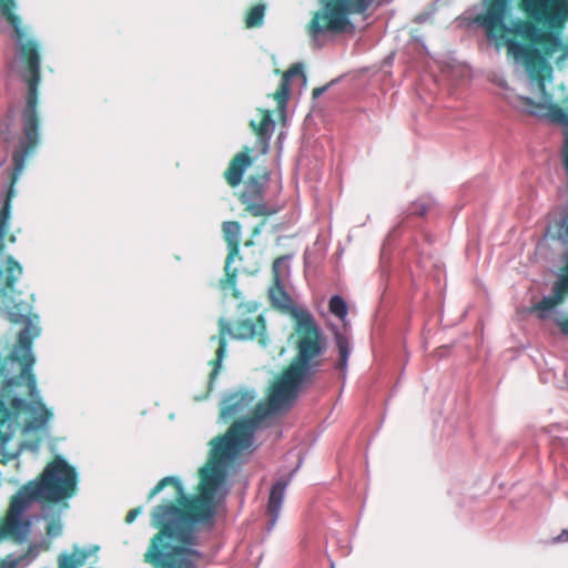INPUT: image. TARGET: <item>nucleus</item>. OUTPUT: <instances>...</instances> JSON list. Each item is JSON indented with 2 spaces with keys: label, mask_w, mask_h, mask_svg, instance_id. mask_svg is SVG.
Here are the masks:
<instances>
[{
  "label": "nucleus",
  "mask_w": 568,
  "mask_h": 568,
  "mask_svg": "<svg viewBox=\"0 0 568 568\" xmlns=\"http://www.w3.org/2000/svg\"><path fill=\"white\" fill-rule=\"evenodd\" d=\"M308 356L302 353L272 388L267 404L256 407L253 418L233 423L224 435L211 442L210 456L200 469L197 494L187 496L179 477L162 478L149 493L148 500L165 487L173 488L172 499L156 506L151 514L159 532L151 539L144 561L155 568H197L203 554L196 544L195 524L212 523L216 505L214 495L225 479V466L253 442L260 422L271 414L288 410L296 400L298 384L307 373Z\"/></svg>",
  "instance_id": "nucleus-1"
},
{
  "label": "nucleus",
  "mask_w": 568,
  "mask_h": 568,
  "mask_svg": "<svg viewBox=\"0 0 568 568\" xmlns=\"http://www.w3.org/2000/svg\"><path fill=\"white\" fill-rule=\"evenodd\" d=\"M13 39L20 61L23 65L22 78L27 82L28 93L27 103L22 111L23 135L24 140L21 146L13 153L12 160L14 170L10 175V183L4 194L2 207L0 210V253L4 248L3 239L8 231V224L11 214V201L16 195L14 184L18 174L22 171L26 160L38 146L40 141V119L38 115V90L41 81V44L33 37L31 29L19 20L11 23ZM22 266L11 256H7L4 270H0V276H21Z\"/></svg>",
  "instance_id": "nucleus-2"
},
{
  "label": "nucleus",
  "mask_w": 568,
  "mask_h": 568,
  "mask_svg": "<svg viewBox=\"0 0 568 568\" xmlns=\"http://www.w3.org/2000/svg\"><path fill=\"white\" fill-rule=\"evenodd\" d=\"M292 316L295 320L293 335L295 337V355L293 356L290 364L283 368V371L277 375L275 381L270 386L265 402L255 403L257 395L255 392L248 389L229 394L223 398L220 410V418L223 419V422L227 423L229 420L242 416L251 410L252 414L248 417L240 418L237 419V422L253 418L255 415L256 407L261 404L268 403V396L272 392V388L284 374V372L294 364V362L302 353H305L308 356V369L306 375L298 384L296 398L298 397L302 387L305 384H310L313 382L316 373L321 369L324 363L323 354L325 352V338L321 328L317 326L312 314L308 311L293 310ZM234 423H236V420Z\"/></svg>",
  "instance_id": "nucleus-3"
},
{
  "label": "nucleus",
  "mask_w": 568,
  "mask_h": 568,
  "mask_svg": "<svg viewBox=\"0 0 568 568\" xmlns=\"http://www.w3.org/2000/svg\"><path fill=\"white\" fill-rule=\"evenodd\" d=\"M374 0H321V9L315 11L307 24L308 34L343 33L349 24V16L364 13Z\"/></svg>",
  "instance_id": "nucleus-4"
},
{
  "label": "nucleus",
  "mask_w": 568,
  "mask_h": 568,
  "mask_svg": "<svg viewBox=\"0 0 568 568\" xmlns=\"http://www.w3.org/2000/svg\"><path fill=\"white\" fill-rule=\"evenodd\" d=\"M40 501L59 503L71 498L77 491L78 475L71 465L57 455L36 480H31Z\"/></svg>",
  "instance_id": "nucleus-5"
},
{
  "label": "nucleus",
  "mask_w": 568,
  "mask_h": 568,
  "mask_svg": "<svg viewBox=\"0 0 568 568\" xmlns=\"http://www.w3.org/2000/svg\"><path fill=\"white\" fill-rule=\"evenodd\" d=\"M219 324V335L212 336L211 338L212 341H217L215 357L210 362L212 365V372L210 374L211 381L215 378L221 369V365L226 353L227 335L235 339H256L262 346H266L268 343L265 320L262 315H258L255 318L239 320L234 325L229 324L224 320H221Z\"/></svg>",
  "instance_id": "nucleus-6"
},
{
  "label": "nucleus",
  "mask_w": 568,
  "mask_h": 568,
  "mask_svg": "<svg viewBox=\"0 0 568 568\" xmlns=\"http://www.w3.org/2000/svg\"><path fill=\"white\" fill-rule=\"evenodd\" d=\"M33 500L40 501V496L36 493L33 483L29 481L11 497L9 508L0 520V532L3 536L16 541L27 538L30 531V521L23 518V514Z\"/></svg>",
  "instance_id": "nucleus-7"
},
{
  "label": "nucleus",
  "mask_w": 568,
  "mask_h": 568,
  "mask_svg": "<svg viewBox=\"0 0 568 568\" xmlns=\"http://www.w3.org/2000/svg\"><path fill=\"white\" fill-rule=\"evenodd\" d=\"M270 172L250 175L244 182L243 190L239 194V201L243 205V212L254 217H268L276 213L265 200L266 185Z\"/></svg>",
  "instance_id": "nucleus-8"
},
{
  "label": "nucleus",
  "mask_w": 568,
  "mask_h": 568,
  "mask_svg": "<svg viewBox=\"0 0 568 568\" xmlns=\"http://www.w3.org/2000/svg\"><path fill=\"white\" fill-rule=\"evenodd\" d=\"M524 10L535 20L551 28L568 19V0H521Z\"/></svg>",
  "instance_id": "nucleus-9"
},
{
  "label": "nucleus",
  "mask_w": 568,
  "mask_h": 568,
  "mask_svg": "<svg viewBox=\"0 0 568 568\" xmlns=\"http://www.w3.org/2000/svg\"><path fill=\"white\" fill-rule=\"evenodd\" d=\"M484 10L468 18L467 26L485 32L489 44L497 48V0H481Z\"/></svg>",
  "instance_id": "nucleus-10"
},
{
  "label": "nucleus",
  "mask_w": 568,
  "mask_h": 568,
  "mask_svg": "<svg viewBox=\"0 0 568 568\" xmlns=\"http://www.w3.org/2000/svg\"><path fill=\"white\" fill-rule=\"evenodd\" d=\"M252 149L243 146L242 151L236 153L230 161L229 166L223 173V178L231 187L241 184L245 171L253 164L251 156Z\"/></svg>",
  "instance_id": "nucleus-11"
},
{
  "label": "nucleus",
  "mask_w": 568,
  "mask_h": 568,
  "mask_svg": "<svg viewBox=\"0 0 568 568\" xmlns=\"http://www.w3.org/2000/svg\"><path fill=\"white\" fill-rule=\"evenodd\" d=\"M296 75L305 78L302 63H294L283 72L278 88L274 93L270 94V97L276 101L277 111L282 119H285L286 114V105L291 92V80Z\"/></svg>",
  "instance_id": "nucleus-12"
},
{
  "label": "nucleus",
  "mask_w": 568,
  "mask_h": 568,
  "mask_svg": "<svg viewBox=\"0 0 568 568\" xmlns=\"http://www.w3.org/2000/svg\"><path fill=\"white\" fill-rule=\"evenodd\" d=\"M260 114V121H250V128L257 138V149L260 154H266L268 152L270 140L272 136V130L274 128V121L272 119L271 111L266 109H257Z\"/></svg>",
  "instance_id": "nucleus-13"
},
{
  "label": "nucleus",
  "mask_w": 568,
  "mask_h": 568,
  "mask_svg": "<svg viewBox=\"0 0 568 568\" xmlns=\"http://www.w3.org/2000/svg\"><path fill=\"white\" fill-rule=\"evenodd\" d=\"M288 481V479L277 480L270 491L267 503V514L271 516L270 526H274L278 518Z\"/></svg>",
  "instance_id": "nucleus-14"
},
{
  "label": "nucleus",
  "mask_w": 568,
  "mask_h": 568,
  "mask_svg": "<svg viewBox=\"0 0 568 568\" xmlns=\"http://www.w3.org/2000/svg\"><path fill=\"white\" fill-rule=\"evenodd\" d=\"M222 231L229 247V260H234L240 252L241 224L236 221L224 222Z\"/></svg>",
  "instance_id": "nucleus-15"
},
{
  "label": "nucleus",
  "mask_w": 568,
  "mask_h": 568,
  "mask_svg": "<svg viewBox=\"0 0 568 568\" xmlns=\"http://www.w3.org/2000/svg\"><path fill=\"white\" fill-rule=\"evenodd\" d=\"M89 556L88 550L74 546L72 554H61L59 556L58 568H80L85 564Z\"/></svg>",
  "instance_id": "nucleus-16"
},
{
  "label": "nucleus",
  "mask_w": 568,
  "mask_h": 568,
  "mask_svg": "<svg viewBox=\"0 0 568 568\" xmlns=\"http://www.w3.org/2000/svg\"><path fill=\"white\" fill-rule=\"evenodd\" d=\"M266 12V6L263 2H257L250 7L245 12L244 23L247 29L262 27Z\"/></svg>",
  "instance_id": "nucleus-17"
},
{
  "label": "nucleus",
  "mask_w": 568,
  "mask_h": 568,
  "mask_svg": "<svg viewBox=\"0 0 568 568\" xmlns=\"http://www.w3.org/2000/svg\"><path fill=\"white\" fill-rule=\"evenodd\" d=\"M335 343H336V347L338 349V355H339V358L336 363V368L339 371H344L347 366V361H348V356H349L348 338L344 334L336 332L335 333Z\"/></svg>",
  "instance_id": "nucleus-18"
},
{
  "label": "nucleus",
  "mask_w": 568,
  "mask_h": 568,
  "mask_svg": "<svg viewBox=\"0 0 568 568\" xmlns=\"http://www.w3.org/2000/svg\"><path fill=\"white\" fill-rule=\"evenodd\" d=\"M233 261L234 260H229V256H226L225 265H224L225 277L223 280H221V288L222 290L232 288L233 296L235 298H239L240 292L236 290L237 270L231 267Z\"/></svg>",
  "instance_id": "nucleus-19"
},
{
  "label": "nucleus",
  "mask_w": 568,
  "mask_h": 568,
  "mask_svg": "<svg viewBox=\"0 0 568 568\" xmlns=\"http://www.w3.org/2000/svg\"><path fill=\"white\" fill-rule=\"evenodd\" d=\"M16 7V0H0V16L4 18L9 24H17V22L21 20V18L14 13Z\"/></svg>",
  "instance_id": "nucleus-20"
},
{
  "label": "nucleus",
  "mask_w": 568,
  "mask_h": 568,
  "mask_svg": "<svg viewBox=\"0 0 568 568\" xmlns=\"http://www.w3.org/2000/svg\"><path fill=\"white\" fill-rule=\"evenodd\" d=\"M328 308L329 312L339 320H344L348 311L346 302L338 295H334L331 297Z\"/></svg>",
  "instance_id": "nucleus-21"
},
{
  "label": "nucleus",
  "mask_w": 568,
  "mask_h": 568,
  "mask_svg": "<svg viewBox=\"0 0 568 568\" xmlns=\"http://www.w3.org/2000/svg\"><path fill=\"white\" fill-rule=\"evenodd\" d=\"M430 203L429 202H414L410 206V214L423 216L426 214V212L429 210Z\"/></svg>",
  "instance_id": "nucleus-22"
},
{
  "label": "nucleus",
  "mask_w": 568,
  "mask_h": 568,
  "mask_svg": "<svg viewBox=\"0 0 568 568\" xmlns=\"http://www.w3.org/2000/svg\"><path fill=\"white\" fill-rule=\"evenodd\" d=\"M45 532L49 537H58L62 532L60 521L52 520L47 525Z\"/></svg>",
  "instance_id": "nucleus-23"
},
{
  "label": "nucleus",
  "mask_w": 568,
  "mask_h": 568,
  "mask_svg": "<svg viewBox=\"0 0 568 568\" xmlns=\"http://www.w3.org/2000/svg\"><path fill=\"white\" fill-rule=\"evenodd\" d=\"M142 508L141 507H136V508H133L131 509L126 516H125V523L126 524H131L135 520V518L138 517V515L141 513Z\"/></svg>",
  "instance_id": "nucleus-24"
},
{
  "label": "nucleus",
  "mask_w": 568,
  "mask_h": 568,
  "mask_svg": "<svg viewBox=\"0 0 568 568\" xmlns=\"http://www.w3.org/2000/svg\"><path fill=\"white\" fill-rule=\"evenodd\" d=\"M556 323L559 326L561 333L564 335H568V318L567 320L557 318Z\"/></svg>",
  "instance_id": "nucleus-25"
},
{
  "label": "nucleus",
  "mask_w": 568,
  "mask_h": 568,
  "mask_svg": "<svg viewBox=\"0 0 568 568\" xmlns=\"http://www.w3.org/2000/svg\"><path fill=\"white\" fill-rule=\"evenodd\" d=\"M498 3H499V29H503L504 28L503 16H504L505 7H506V0H498Z\"/></svg>",
  "instance_id": "nucleus-26"
},
{
  "label": "nucleus",
  "mask_w": 568,
  "mask_h": 568,
  "mask_svg": "<svg viewBox=\"0 0 568 568\" xmlns=\"http://www.w3.org/2000/svg\"><path fill=\"white\" fill-rule=\"evenodd\" d=\"M19 560H0V568H17Z\"/></svg>",
  "instance_id": "nucleus-27"
},
{
  "label": "nucleus",
  "mask_w": 568,
  "mask_h": 568,
  "mask_svg": "<svg viewBox=\"0 0 568 568\" xmlns=\"http://www.w3.org/2000/svg\"><path fill=\"white\" fill-rule=\"evenodd\" d=\"M555 542H567L568 541V529H564L557 537L554 538Z\"/></svg>",
  "instance_id": "nucleus-28"
},
{
  "label": "nucleus",
  "mask_w": 568,
  "mask_h": 568,
  "mask_svg": "<svg viewBox=\"0 0 568 568\" xmlns=\"http://www.w3.org/2000/svg\"><path fill=\"white\" fill-rule=\"evenodd\" d=\"M283 261H284V256H280V257L275 258L273 262V272L276 277L278 276V266Z\"/></svg>",
  "instance_id": "nucleus-29"
},
{
  "label": "nucleus",
  "mask_w": 568,
  "mask_h": 568,
  "mask_svg": "<svg viewBox=\"0 0 568 568\" xmlns=\"http://www.w3.org/2000/svg\"><path fill=\"white\" fill-rule=\"evenodd\" d=\"M326 90L325 87H321V88H315L313 90V97L316 98V97H320L324 91Z\"/></svg>",
  "instance_id": "nucleus-30"
},
{
  "label": "nucleus",
  "mask_w": 568,
  "mask_h": 568,
  "mask_svg": "<svg viewBox=\"0 0 568 568\" xmlns=\"http://www.w3.org/2000/svg\"><path fill=\"white\" fill-rule=\"evenodd\" d=\"M263 225H264V222H261L258 225H256V226L253 229L252 236H256V235H258Z\"/></svg>",
  "instance_id": "nucleus-31"
},
{
  "label": "nucleus",
  "mask_w": 568,
  "mask_h": 568,
  "mask_svg": "<svg viewBox=\"0 0 568 568\" xmlns=\"http://www.w3.org/2000/svg\"><path fill=\"white\" fill-rule=\"evenodd\" d=\"M252 244H253V241H252V240H248V241H246V242H245V245H246V246H250V245H252Z\"/></svg>",
  "instance_id": "nucleus-32"
},
{
  "label": "nucleus",
  "mask_w": 568,
  "mask_h": 568,
  "mask_svg": "<svg viewBox=\"0 0 568 568\" xmlns=\"http://www.w3.org/2000/svg\"><path fill=\"white\" fill-rule=\"evenodd\" d=\"M3 538H7V537H6V536H3V535L0 532V541H1Z\"/></svg>",
  "instance_id": "nucleus-33"
},
{
  "label": "nucleus",
  "mask_w": 568,
  "mask_h": 568,
  "mask_svg": "<svg viewBox=\"0 0 568 568\" xmlns=\"http://www.w3.org/2000/svg\"><path fill=\"white\" fill-rule=\"evenodd\" d=\"M280 293H281L283 296H285V297H286L285 292H283V291H281V290H280Z\"/></svg>",
  "instance_id": "nucleus-34"
}]
</instances>
